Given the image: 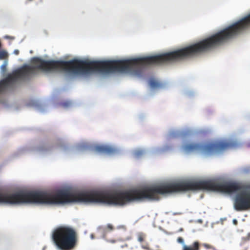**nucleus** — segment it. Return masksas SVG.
Wrapping results in <instances>:
<instances>
[{
	"mask_svg": "<svg viewBox=\"0 0 250 250\" xmlns=\"http://www.w3.org/2000/svg\"><path fill=\"white\" fill-rule=\"evenodd\" d=\"M201 189L226 193L239 191L235 197L234 208L237 211L247 210L250 209V186H248L243 189L242 186L237 183H217L212 180L183 181L146 187V200L158 201L160 199L161 195Z\"/></svg>",
	"mask_w": 250,
	"mask_h": 250,
	"instance_id": "nucleus-1",
	"label": "nucleus"
},
{
	"mask_svg": "<svg viewBox=\"0 0 250 250\" xmlns=\"http://www.w3.org/2000/svg\"><path fill=\"white\" fill-rule=\"evenodd\" d=\"M53 241L61 250L73 249L77 243V235L72 228L61 227L57 229L52 236Z\"/></svg>",
	"mask_w": 250,
	"mask_h": 250,
	"instance_id": "nucleus-2",
	"label": "nucleus"
},
{
	"mask_svg": "<svg viewBox=\"0 0 250 250\" xmlns=\"http://www.w3.org/2000/svg\"><path fill=\"white\" fill-rule=\"evenodd\" d=\"M234 144L228 141H217L208 144L204 146L195 143H188L184 145V149L186 152H190L203 149L208 154L218 153L232 148Z\"/></svg>",
	"mask_w": 250,
	"mask_h": 250,
	"instance_id": "nucleus-3",
	"label": "nucleus"
},
{
	"mask_svg": "<svg viewBox=\"0 0 250 250\" xmlns=\"http://www.w3.org/2000/svg\"><path fill=\"white\" fill-rule=\"evenodd\" d=\"M95 151L106 154H113L116 152V149L113 147L107 145H97L94 147Z\"/></svg>",
	"mask_w": 250,
	"mask_h": 250,
	"instance_id": "nucleus-4",
	"label": "nucleus"
},
{
	"mask_svg": "<svg viewBox=\"0 0 250 250\" xmlns=\"http://www.w3.org/2000/svg\"><path fill=\"white\" fill-rule=\"evenodd\" d=\"M150 86L152 88H157L161 86V83L154 79H151L149 82Z\"/></svg>",
	"mask_w": 250,
	"mask_h": 250,
	"instance_id": "nucleus-5",
	"label": "nucleus"
},
{
	"mask_svg": "<svg viewBox=\"0 0 250 250\" xmlns=\"http://www.w3.org/2000/svg\"><path fill=\"white\" fill-rule=\"evenodd\" d=\"M8 57L7 52L4 50H0V60H4Z\"/></svg>",
	"mask_w": 250,
	"mask_h": 250,
	"instance_id": "nucleus-6",
	"label": "nucleus"
},
{
	"mask_svg": "<svg viewBox=\"0 0 250 250\" xmlns=\"http://www.w3.org/2000/svg\"><path fill=\"white\" fill-rule=\"evenodd\" d=\"M145 235L144 233H139L138 234V240L140 242H141V243L143 242L145 240Z\"/></svg>",
	"mask_w": 250,
	"mask_h": 250,
	"instance_id": "nucleus-7",
	"label": "nucleus"
},
{
	"mask_svg": "<svg viewBox=\"0 0 250 250\" xmlns=\"http://www.w3.org/2000/svg\"><path fill=\"white\" fill-rule=\"evenodd\" d=\"M144 153V151L142 150H137L135 151L134 155L136 157L138 158L142 156Z\"/></svg>",
	"mask_w": 250,
	"mask_h": 250,
	"instance_id": "nucleus-8",
	"label": "nucleus"
},
{
	"mask_svg": "<svg viewBox=\"0 0 250 250\" xmlns=\"http://www.w3.org/2000/svg\"><path fill=\"white\" fill-rule=\"evenodd\" d=\"M191 247L193 248L194 250H198L199 249V244L198 242H194Z\"/></svg>",
	"mask_w": 250,
	"mask_h": 250,
	"instance_id": "nucleus-9",
	"label": "nucleus"
},
{
	"mask_svg": "<svg viewBox=\"0 0 250 250\" xmlns=\"http://www.w3.org/2000/svg\"><path fill=\"white\" fill-rule=\"evenodd\" d=\"M184 250H194V249H193V248L191 246H185L184 248Z\"/></svg>",
	"mask_w": 250,
	"mask_h": 250,
	"instance_id": "nucleus-10",
	"label": "nucleus"
},
{
	"mask_svg": "<svg viewBox=\"0 0 250 250\" xmlns=\"http://www.w3.org/2000/svg\"><path fill=\"white\" fill-rule=\"evenodd\" d=\"M177 241L181 244H183L184 243V240L182 237H178L177 239Z\"/></svg>",
	"mask_w": 250,
	"mask_h": 250,
	"instance_id": "nucleus-11",
	"label": "nucleus"
},
{
	"mask_svg": "<svg viewBox=\"0 0 250 250\" xmlns=\"http://www.w3.org/2000/svg\"><path fill=\"white\" fill-rule=\"evenodd\" d=\"M4 38L5 39H10V40H13L15 39V37H12V36H5L4 37Z\"/></svg>",
	"mask_w": 250,
	"mask_h": 250,
	"instance_id": "nucleus-12",
	"label": "nucleus"
},
{
	"mask_svg": "<svg viewBox=\"0 0 250 250\" xmlns=\"http://www.w3.org/2000/svg\"><path fill=\"white\" fill-rule=\"evenodd\" d=\"M107 228L110 230H112L113 229V227L111 224H108Z\"/></svg>",
	"mask_w": 250,
	"mask_h": 250,
	"instance_id": "nucleus-13",
	"label": "nucleus"
},
{
	"mask_svg": "<svg viewBox=\"0 0 250 250\" xmlns=\"http://www.w3.org/2000/svg\"><path fill=\"white\" fill-rule=\"evenodd\" d=\"M107 242L111 243H114L116 242V240L114 239L107 240Z\"/></svg>",
	"mask_w": 250,
	"mask_h": 250,
	"instance_id": "nucleus-14",
	"label": "nucleus"
},
{
	"mask_svg": "<svg viewBox=\"0 0 250 250\" xmlns=\"http://www.w3.org/2000/svg\"><path fill=\"white\" fill-rule=\"evenodd\" d=\"M70 104V103H65L63 104V105L64 106H68Z\"/></svg>",
	"mask_w": 250,
	"mask_h": 250,
	"instance_id": "nucleus-15",
	"label": "nucleus"
},
{
	"mask_svg": "<svg viewBox=\"0 0 250 250\" xmlns=\"http://www.w3.org/2000/svg\"><path fill=\"white\" fill-rule=\"evenodd\" d=\"M15 53L16 54H19V51L18 50H15Z\"/></svg>",
	"mask_w": 250,
	"mask_h": 250,
	"instance_id": "nucleus-16",
	"label": "nucleus"
},
{
	"mask_svg": "<svg viewBox=\"0 0 250 250\" xmlns=\"http://www.w3.org/2000/svg\"><path fill=\"white\" fill-rule=\"evenodd\" d=\"M233 222H234V223H235V224H237V221H236V220H233Z\"/></svg>",
	"mask_w": 250,
	"mask_h": 250,
	"instance_id": "nucleus-17",
	"label": "nucleus"
},
{
	"mask_svg": "<svg viewBox=\"0 0 250 250\" xmlns=\"http://www.w3.org/2000/svg\"><path fill=\"white\" fill-rule=\"evenodd\" d=\"M91 237L93 238V235H91Z\"/></svg>",
	"mask_w": 250,
	"mask_h": 250,
	"instance_id": "nucleus-18",
	"label": "nucleus"
},
{
	"mask_svg": "<svg viewBox=\"0 0 250 250\" xmlns=\"http://www.w3.org/2000/svg\"><path fill=\"white\" fill-rule=\"evenodd\" d=\"M28 0L31 1H32L33 0Z\"/></svg>",
	"mask_w": 250,
	"mask_h": 250,
	"instance_id": "nucleus-19",
	"label": "nucleus"
}]
</instances>
